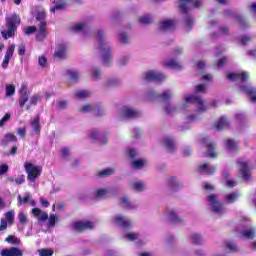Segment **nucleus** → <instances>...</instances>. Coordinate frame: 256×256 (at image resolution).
Returning a JSON list of instances; mask_svg holds the SVG:
<instances>
[{"label": "nucleus", "instance_id": "30", "mask_svg": "<svg viewBox=\"0 0 256 256\" xmlns=\"http://www.w3.org/2000/svg\"><path fill=\"white\" fill-rule=\"evenodd\" d=\"M229 128V120H227V117L223 116L221 117L218 122L214 124L213 129H216V131H221L223 129Z\"/></svg>", "mask_w": 256, "mask_h": 256}, {"label": "nucleus", "instance_id": "49", "mask_svg": "<svg viewBox=\"0 0 256 256\" xmlns=\"http://www.w3.org/2000/svg\"><path fill=\"white\" fill-rule=\"evenodd\" d=\"M39 256H53V249L51 248H42L38 250Z\"/></svg>", "mask_w": 256, "mask_h": 256}, {"label": "nucleus", "instance_id": "5", "mask_svg": "<svg viewBox=\"0 0 256 256\" xmlns=\"http://www.w3.org/2000/svg\"><path fill=\"white\" fill-rule=\"evenodd\" d=\"M24 169L27 173V179L31 183H35V180L41 177V173L43 171V168L41 166L34 165L31 162H26L24 164Z\"/></svg>", "mask_w": 256, "mask_h": 256}, {"label": "nucleus", "instance_id": "28", "mask_svg": "<svg viewBox=\"0 0 256 256\" xmlns=\"http://www.w3.org/2000/svg\"><path fill=\"white\" fill-rule=\"evenodd\" d=\"M198 171L202 175H213V173H215V167L210 166L209 163H204V164L198 166Z\"/></svg>", "mask_w": 256, "mask_h": 256}, {"label": "nucleus", "instance_id": "31", "mask_svg": "<svg viewBox=\"0 0 256 256\" xmlns=\"http://www.w3.org/2000/svg\"><path fill=\"white\" fill-rule=\"evenodd\" d=\"M32 214L34 217H36V219H38V221H47V219H49V214H47V212H43L39 208H33Z\"/></svg>", "mask_w": 256, "mask_h": 256}, {"label": "nucleus", "instance_id": "37", "mask_svg": "<svg viewBox=\"0 0 256 256\" xmlns=\"http://www.w3.org/2000/svg\"><path fill=\"white\" fill-rule=\"evenodd\" d=\"M9 143H17V136L13 133H8L4 136L2 144L9 145Z\"/></svg>", "mask_w": 256, "mask_h": 256}, {"label": "nucleus", "instance_id": "52", "mask_svg": "<svg viewBox=\"0 0 256 256\" xmlns=\"http://www.w3.org/2000/svg\"><path fill=\"white\" fill-rule=\"evenodd\" d=\"M131 59V57L129 55H125L122 56L119 60H118V65L120 67H125V65H127V63H129V60Z\"/></svg>", "mask_w": 256, "mask_h": 256}, {"label": "nucleus", "instance_id": "38", "mask_svg": "<svg viewBox=\"0 0 256 256\" xmlns=\"http://www.w3.org/2000/svg\"><path fill=\"white\" fill-rule=\"evenodd\" d=\"M138 21L141 25H150V23H153V16L144 14L138 18Z\"/></svg>", "mask_w": 256, "mask_h": 256}, {"label": "nucleus", "instance_id": "45", "mask_svg": "<svg viewBox=\"0 0 256 256\" xmlns=\"http://www.w3.org/2000/svg\"><path fill=\"white\" fill-rule=\"evenodd\" d=\"M107 193H109V190L106 188H99L94 192V197H96V199H103Z\"/></svg>", "mask_w": 256, "mask_h": 256}, {"label": "nucleus", "instance_id": "7", "mask_svg": "<svg viewBox=\"0 0 256 256\" xmlns=\"http://www.w3.org/2000/svg\"><path fill=\"white\" fill-rule=\"evenodd\" d=\"M120 117L122 119H137V117H141V111L131 106H124L120 111Z\"/></svg>", "mask_w": 256, "mask_h": 256}, {"label": "nucleus", "instance_id": "2", "mask_svg": "<svg viewBox=\"0 0 256 256\" xmlns=\"http://www.w3.org/2000/svg\"><path fill=\"white\" fill-rule=\"evenodd\" d=\"M96 37L98 39V51L102 59L103 65L109 67L111 65V46L109 41L105 39V31L99 29L96 31Z\"/></svg>", "mask_w": 256, "mask_h": 256}, {"label": "nucleus", "instance_id": "57", "mask_svg": "<svg viewBox=\"0 0 256 256\" xmlns=\"http://www.w3.org/2000/svg\"><path fill=\"white\" fill-rule=\"evenodd\" d=\"M119 41H121L124 44L129 43V36H127V33L121 32L118 37Z\"/></svg>", "mask_w": 256, "mask_h": 256}, {"label": "nucleus", "instance_id": "11", "mask_svg": "<svg viewBox=\"0 0 256 256\" xmlns=\"http://www.w3.org/2000/svg\"><path fill=\"white\" fill-rule=\"evenodd\" d=\"M72 229L74 231H78V233L89 231L91 229H95V223L89 220L74 222L72 223Z\"/></svg>", "mask_w": 256, "mask_h": 256}, {"label": "nucleus", "instance_id": "56", "mask_svg": "<svg viewBox=\"0 0 256 256\" xmlns=\"http://www.w3.org/2000/svg\"><path fill=\"white\" fill-rule=\"evenodd\" d=\"M18 219L22 225H26L27 223V215L23 213V211H20L18 213Z\"/></svg>", "mask_w": 256, "mask_h": 256}, {"label": "nucleus", "instance_id": "36", "mask_svg": "<svg viewBox=\"0 0 256 256\" xmlns=\"http://www.w3.org/2000/svg\"><path fill=\"white\" fill-rule=\"evenodd\" d=\"M163 144L168 149V151H175V140L171 137H166L163 139Z\"/></svg>", "mask_w": 256, "mask_h": 256}, {"label": "nucleus", "instance_id": "8", "mask_svg": "<svg viewBox=\"0 0 256 256\" xmlns=\"http://www.w3.org/2000/svg\"><path fill=\"white\" fill-rule=\"evenodd\" d=\"M201 145H205L207 147L206 155L211 159H215L217 157V152L215 151V142L209 138V136H204L200 139Z\"/></svg>", "mask_w": 256, "mask_h": 256}, {"label": "nucleus", "instance_id": "4", "mask_svg": "<svg viewBox=\"0 0 256 256\" xmlns=\"http://www.w3.org/2000/svg\"><path fill=\"white\" fill-rule=\"evenodd\" d=\"M206 203L214 215H223L227 213V208L221 204L216 194H209L206 197Z\"/></svg>", "mask_w": 256, "mask_h": 256}, {"label": "nucleus", "instance_id": "18", "mask_svg": "<svg viewBox=\"0 0 256 256\" xmlns=\"http://www.w3.org/2000/svg\"><path fill=\"white\" fill-rule=\"evenodd\" d=\"M14 53H15V44L8 45V48L6 50V53L2 62L3 69H7V67H9V61H11V58L13 57Z\"/></svg>", "mask_w": 256, "mask_h": 256}, {"label": "nucleus", "instance_id": "63", "mask_svg": "<svg viewBox=\"0 0 256 256\" xmlns=\"http://www.w3.org/2000/svg\"><path fill=\"white\" fill-rule=\"evenodd\" d=\"M35 31H37V27H35V26H29L24 29L25 35H33V33H35Z\"/></svg>", "mask_w": 256, "mask_h": 256}, {"label": "nucleus", "instance_id": "62", "mask_svg": "<svg viewBox=\"0 0 256 256\" xmlns=\"http://www.w3.org/2000/svg\"><path fill=\"white\" fill-rule=\"evenodd\" d=\"M38 64L45 69L47 67V58L45 56H39L38 58Z\"/></svg>", "mask_w": 256, "mask_h": 256}, {"label": "nucleus", "instance_id": "29", "mask_svg": "<svg viewBox=\"0 0 256 256\" xmlns=\"http://www.w3.org/2000/svg\"><path fill=\"white\" fill-rule=\"evenodd\" d=\"M165 67H168V69H173L174 71H181L183 69V65H181L177 60L175 59H169L164 62Z\"/></svg>", "mask_w": 256, "mask_h": 256}, {"label": "nucleus", "instance_id": "20", "mask_svg": "<svg viewBox=\"0 0 256 256\" xmlns=\"http://www.w3.org/2000/svg\"><path fill=\"white\" fill-rule=\"evenodd\" d=\"M1 256H23V250L19 247L5 248L0 251Z\"/></svg>", "mask_w": 256, "mask_h": 256}, {"label": "nucleus", "instance_id": "6", "mask_svg": "<svg viewBox=\"0 0 256 256\" xmlns=\"http://www.w3.org/2000/svg\"><path fill=\"white\" fill-rule=\"evenodd\" d=\"M111 223L118 227H122V229H130L133 225V220L127 216H123L122 214H116L112 216Z\"/></svg>", "mask_w": 256, "mask_h": 256}, {"label": "nucleus", "instance_id": "41", "mask_svg": "<svg viewBox=\"0 0 256 256\" xmlns=\"http://www.w3.org/2000/svg\"><path fill=\"white\" fill-rule=\"evenodd\" d=\"M5 221L8 223L9 226L15 223V210H10L5 213Z\"/></svg>", "mask_w": 256, "mask_h": 256}, {"label": "nucleus", "instance_id": "42", "mask_svg": "<svg viewBox=\"0 0 256 256\" xmlns=\"http://www.w3.org/2000/svg\"><path fill=\"white\" fill-rule=\"evenodd\" d=\"M132 189L139 192L145 191V189H147V185L144 182L137 181L132 184Z\"/></svg>", "mask_w": 256, "mask_h": 256}, {"label": "nucleus", "instance_id": "53", "mask_svg": "<svg viewBox=\"0 0 256 256\" xmlns=\"http://www.w3.org/2000/svg\"><path fill=\"white\" fill-rule=\"evenodd\" d=\"M122 207H125L126 209H135V206L131 205L127 196L122 197Z\"/></svg>", "mask_w": 256, "mask_h": 256}, {"label": "nucleus", "instance_id": "25", "mask_svg": "<svg viewBox=\"0 0 256 256\" xmlns=\"http://www.w3.org/2000/svg\"><path fill=\"white\" fill-rule=\"evenodd\" d=\"M175 27V20L164 19L159 23L160 31H171Z\"/></svg>", "mask_w": 256, "mask_h": 256}, {"label": "nucleus", "instance_id": "58", "mask_svg": "<svg viewBox=\"0 0 256 256\" xmlns=\"http://www.w3.org/2000/svg\"><path fill=\"white\" fill-rule=\"evenodd\" d=\"M92 77H94V79L96 81H99V79H101V70L98 68H93L92 69Z\"/></svg>", "mask_w": 256, "mask_h": 256}, {"label": "nucleus", "instance_id": "34", "mask_svg": "<svg viewBox=\"0 0 256 256\" xmlns=\"http://www.w3.org/2000/svg\"><path fill=\"white\" fill-rule=\"evenodd\" d=\"M30 125L32 127L33 132H34V135H40L41 134V124L39 123V116H36L30 122Z\"/></svg>", "mask_w": 256, "mask_h": 256}, {"label": "nucleus", "instance_id": "39", "mask_svg": "<svg viewBox=\"0 0 256 256\" xmlns=\"http://www.w3.org/2000/svg\"><path fill=\"white\" fill-rule=\"evenodd\" d=\"M226 147H227L228 151H231L232 153H234L235 151H238V149H239V145H238L237 141H235L233 139L227 140Z\"/></svg>", "mask_w": 256, "mask_h": 256}, {"label": "nucleus", "instance_id": "47", "mask_svg": "<svg viewBox=\"0 0 256 256\" xmlns=\"http://www.w3.org/2000/svg\"><path fill=\"white\" fill-rule=\"evenodd\" d=\"M6 243H10V245H21V239L10 235L5 239Z\"/></svg>", "mask_w": 256, "mask_h": 256}, {"label": "nucleus", "instance_id": "35", "mask_svg": "<svg viewBox=\"0 0 256 256\" xmlns=\"http://www.w3.org/2000/svg\"><path fill=\"white\" fill-rule=\"evenodd\" d=\"M239 197H241V194L239 192L226 194L225 203H227V205H232V203H235L237 199H239Z\"/></svg>", "mask_w": 256, "mask_h": 256}, {"label": "nucleus", "instance_id": "51", "mask_svg": "<svg viewBox=\"0 0 256 256\" xmlns=\"http://www.w3.org/2000/svg\"><path fill=\"white\" fill-rule=\"evenodd\" d=\"M15 95V86L13 84L6 85V97H13Z\"/></svg>", "mask_w": 256, "mask_h": 256}, {"label": "nucleus", "instance_id": "32", "mask_svg": "<svg viewBox=\"0 0 256 256\" xmlns=\"http://www.w3.org/2000/svg\"><path fill=\"white\" fill-rule=\"evenodd\" d=\"M67 55V46L65 44H60L56 47L55 57L58 59H65Z\"/></svg>", "mask_w": 256, "mask_h": 256}, {"label": "nucleus", "instance_id": "15", "mask_svg": "<svg viewBox=\"0 0 256 256\" xmlns=\"http://www.w3.org/2000/svg\"><path fill=\"white\" fill-rule=\"evenodd\" d=\"M238 89L241 93H247L252 103H256V88L251 85H239Z\"/></svg>", "mask_w": 256, "mask_h": 256}, {"label": "nucleus", "instance_id": "16", "mask_svg": "<svg viewBox=\"0 0 256 256\" xmlns=\"http://www.w3.org/2000/svg\"><path fill=\"white\" fill-rule=\"evenodd\" d=\"M71 31H73V33H84L85 35L89 31V22H77L71 26Z\"/></svg>", "mask_w": 256, "mask_h": 256}, {"label": "nucleus", "instance_id": "60", "mask_svg": "<svg viewBox=\"0 0 256 256\" xmlns=\"http://www.w3.org/2000/svg\"><path fill=\"white\" fill-rule=\"evenodd\" d=\"M195 91L197 93H206L207 92V85L205 84H199L195 87Z\"/></svg>", "mask_w": 256, "mask_h": 256}, {"label": "nucleus", "instance_id": "48", "mask_svg": "<svg viewBox=\"0 0 256 256\" xmlns=\"http://www.w3.org/2000/svg\"><path fill=\"white\" fill-rule=\"evenodd\" d=\"M67 75L72 81H78L79 77H81V74L75 70H68Z\"/></svg>", "mask_w": 256, "mask_h": 256}, {"label": "nucleus", "instance_id": "40", "mask_svg": "<svg viewBox=\"0 0 256 256\" xmlns=\"http://www.w3.org/2000/svg\"><path fill=\"white\" fill-rule=\"evenodd\" d=\"M54 3H55V6L50 8L51 13H55V11H63V9L67 7V3H65V1L63 0H60Z\"/></svg>", "mask_w": 256, "mask_h": 256}, {"label": "nucleus", "instance_id": "33", "mask_svg": "<svg viewBox=\"0 0 256 256\" xmlns=\"http://www.w3.org/2000/svg\"><path fill=\"white\" fill-rule=\"evenodd\" d=\"M242 237H244L245 239H255V233H256V229L253 226H250L244 230H242L241 232Z\"/></svg>", "mask_w": 256, "mask_h": 256}, {"label": "nucleus", "instance_id": "64", "mask_svg": "<svg viewBox=\"0 0 256 256\" xmlns=\"http://www.w3.org/2000/svg\"><path fill=\"white\" fill-rule=\"evenodd\" d=\"M56 107H57V109H60L61 111H63V109H67V101L61 100V101L57 102Z\"/></svg>", "mask_w": 256, "mask_h": 256}, {"label": "nucleus", "instance_id": "50", "mask_svg": "<svg viewBox=\"0 0 256 256\" xmlns=\"http://www.w3.org/2000/svg\"><path fill=\"white\" fill-rule=\"evenodd\" d=\"M125 239H127V241H139V234L135 232H128L125 234Z\"/></svg>", "mask_w": 256, "mask_h": 256}, {"label": "nucleus", "instance_id": "27", "mask_svg": "<svg viewBox=\"0 0 256 256\" xmlns=\"http://www.w3.org/2000/svg\"><path fill=\"white\" fill-rule=\"evenodd\" d=\"M25 203H28L31 207H35L36 203L35 200H33L31 193H26L24 197L21 195L18 196V205H25Z\"/></svg>", "mask_w": 256, "mask_h": 256}, {"label": "nucleus", "instance_id": "59", "mask_svg": "<svg viewBox=\"0 0 256 256\" xmlns=\"http://www.w3.org/2000/svg\"><path fill=\"white\" fill-rule=\"evenodd\" d=\"M184 23L186 25V27H188V29H191V27H193V18L189 15H186L185 19H184Z\"/></svg>", "mask_w": 256, "mask_h": 256}, {"label": "nucleus", "instance_id": "13", "mask_svg": "<svg viewBox=\"0 0 256 256\" xmlns=\"http://www.w3.org/2000/svg\"><path fill=\"white\" fill-rule=\"evenodd\" d=\"M227 79L229 81H241V83H245L247 79H249V72L239 71L227 74Z\"/></svg>", "mask_w": 256, "mask_h": 256}, {"label": "nucleus", "instance_id": "19", "mask_svg": "<svg viewBox=\"0 0 256 256\" xmlns=\"http://www.w3.org/2000/svg\"><path fill=\"white\" fill-rule=\"evenodd\" d=\"M47 22L42 21L39 24V29L36 32V39L37 41H45L47 39V35H49V32L47 31Z\"/></svg>", "mask_w": 256, "mask_h": 256}, {"label": "nucleus", "instance_id": "12", "mask_svg": "<svg viewBox=\"0 0 256 256\" xmlns=\"http://www.w3.org/2000/svg\"><path fill=\"white\" fill-rule=\"evenodd\" d=\"M174 93L171 90H165L160 95H155V91L150 90L148 93L149 99H159V101H169V99H173Z\"/></svg>", "mask_w": 256, "mask_h": 256}, {"label": "nucleus", "instance_id": "61", "mask_svg": "<svg viewBox=\"0 0 256 256\" xmlns=\"http://www.w3.org/2000/svg\"><path fill=\"white\" fill-rule=\"evenodd\" d=\"M225 247L226 249H229V251H237V244H235L234 242H226L225 243Z\"/></svg>", "mask_w": 256, "mask_h": 256}, {"label": "nucleus", "instance_id": "10", "mask_svg": "<svg viewBox=\"0 0 256 256\" xmlns=\"http://www.w3.org/2000/svg\"><path fill=\"white\" fill-rule=\"evenodd\" d=\"M143 79L145 81H155L156 83H159L161 81H165L167 77L159 71L149 70L144 73Z\"/></svg>", "mask_w": 256, "mask_h": 256}, {"label": "nucleus", "instance_id": "22", "mask_svg": "<svg viewBox=\"0 0 256 256\" xmlns=\"http://www.w3.org/2000/svg\"><path fill=\"white\" fill-rule=\"evenodd\" d=\"M164 215L166 219L170 221V223H181L183 221V219H181V217H179V215H177V212H175V210L173 209L166 210Z\"/></svg>", "mask_w": 256, "mask_h": 256}, {"label": "nucleus", "instance_id": "1", "mask_svg": "<svg viewBox=\"0 0 256 256\" xmlns=\"http://www.w3.org/2000/svg\"><path fill=\"white\" fill-rule=\"evenodd\" d=\"M185 103L181 106H173L171 103L167 102L164 106V110L168 115H175V113H184L186 115V122L187 123H195V121L198 119V116L196 114H189L187 112V107L189 105H196V111L198 113H204V111H207V106L203 104V100L200 97H197L195 95H185L184 96Z\"/></svg>", "mask_w": 256, "mask_h": 256}, {"label": "nucleus", "instance_id": "54", "mask_svg": "<svg viewBox=\"0 0 256 256\" xmlns=\"http://www.w3.org/2000/svg\"><path fill=\"white\" fill-rule=\"evenodd\" d=\"M59 221V217H57L55 214L50 215L48 220V226L49 227H55V223Z\"/></svg>", "mask_w": 256, "mask_h": 256}, {"label": "nucleus", "instance_id": "9", "mask_svg": "<svg viewBox=\"0 0 256 256\" xmlns=\"http://www.w3.org/2000/svg\"><path fill=\"white\" fill-rule=\"evenodd\" d=\"M203 5L202 0H180L179 8L182 11V13H187V11H190V9H193V7H201Z\"/></svg>", "mask_w": 256, "mask_h": 256}, {"label": "nucleus", "instance_id": "23", "mask_svg": "<svg viewBox=\"0 0 256 256\" xmlns=\"http://www.w3.org/2000/svg\"><path fill=\"white\" fill-rule=\"evenodd\" d=\"M167 186L172 190V191H177V189H181L183 187V183L179 181L175 176H171L166 180Z\"/></svg>", "mask_w": 256, "mask_h": 256}, {"label": "nucleus", "instance_id": "24", "mask_svg": "<svg viewBox=\"0 0 256 256\" xmlns=\"http://www.w3.org/2000/svg\"><path fill=\"white\" fill-rule=\"evenodd\" d=\"M189 241L191 243V245H204L205 244V239L203 238V236L199 233H192L189 235Z\"/></svg>", "mask_w": 256, "mask_h": 256}, {"label": "nucleus", "instance_id": "44", "mask_svg": "<svg viewBox=\"0 0 256 256\" xmlns=\"http://www.w3.org/2000/svg\"><path fill=\"white\" fill-rule=\"evenodd\" d=\"M115 173V169L106 168L98 172V177H111Z\"/></svg>", "mask_w": 256, "mask_h": 256}, {"label": "nucleus", "instance_id": "3", "mask_svg": "<svg viewBox=\"0 0 256 256\" xmlns=\"http://www.w3.org/2000/svg\"><path fill=\"white\" fill-rule=\"evenodd\" d=\"M6 29L1 31V35L3 39H11V37H15V31H17V27L21 24V18L17 16V14H12L10 16H6Z\"/></svg>", "mask_w": 256, "mask_h": 256}, {"label": "nucleus", "instance_id": "55", "mask_svg": "<svg viewBox=\"0 0 256 256\" xmlns=\"http://www.w3.org/2000/svg\"><path fill=\"white\" fill-rule=\"evenodd\" d=\"M90 139H92V141H97V139H99V131L93 129L90 130L88 133Z\"/></svg>", "mask_w": 256, "mask_h": 256}, {"label": "nucleus", "instance_id": "17", "mask_svg": "<svg viewBox=\"0 0 256 256\" xmlns=\"http://www.w3.org/2000/svg\"><path fill=\"white\" fill-rule=\"evenodd\" d=\"M237 167H238L243 179H245L247 181L251 175L249 173V167L247 166V162H245V160L240 158L237 161Z\"/></svg>", "mask_w": 256, "mask_h": 256}, {"label": "nucleus", "instance_id": "26", "mask_svg": "<svg viewBox=\"0 0 256 256\" xmlns=\"http://www.w3.org/2000/svg\"><path fill=\"white\" fill-rule=\"evenodd\" d=\"M27 101H29V93H27V85L22 84L20 88V99H19L20 107H25V103Z\"/></svg>", "mask_w": 256, "mask_h": 256}, {"label": "nucleus", "instance_id": "14", "mask_svg": "<svg viewBox=\"0 0 256 256\" xmlns=\"http://www.w3.org/2000/svg\"><path fill=\"white\" fill-rule=\"evenodd\" d=\"M224 15H225V17H231L232 19H235L237 21V23H239L241 29H247V27H249V23L247 21H245V18H243V16L236 15L231 10H225Z\"/></svg>", "mask_w": 256, "mask_h": 256}, {"label": "nucleus", "instance_id": "21", "mask_svg": "<svg viewBox=\"0 0 256 256\" xmlns=\"http://www.w3.org/2000/svg\"><path fill=\"white\" fill-rule=\"evenodd\" d=\"M81 113H91V111L95 112V115H103L105 113V110L100 107H95V105L92 104H86L81 107L80 109Z\"/></svg>", "mask_w": 256, "mask_h": 256}, {"label": "nucleus", "instance_id": "46", "mask_svg": "<svg viewBox=\"0 0 256 256\" xmlns=\"http://www.w3.org/2000/svg\"><path fill=\"white\" fill-rule=\"evenodd\" d=\"M75 97L77 99H87V97H91V92L87 90H80L75 93Z\"/></svg>", "mask_w": 256, "mask_h": 256}, {"label": "nucleus", "instance_id": "43", "mask_svg": "<svg viewBox=\"0 0 256 256\" xmlns=\"http://www.w3.org/2000/svg\"><path fill=\"white\" fill-rule=\"evenodd\" d=\"M146 163H147V160L145 159L135 160L132 162V169H143Z\"/></svg>", "mask_w": 256, "mask_h": 256}]
</instances>
